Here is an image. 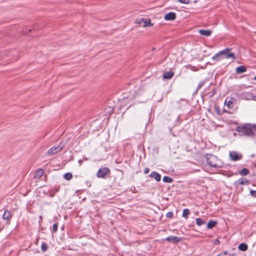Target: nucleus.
Instances as JSON below:
<instances>
[{
    "instance_id": "nucleus-29",
    "label": "nucleus",
    "mask_w": 256,
    "mask_h": 256,
    "mask_svg": "<svg viewBox=\"0 0 256 256\" xmlns=\"http://www.w3.org/2000/svg\"><path fill=\"white\" fill-rule=\"evenodd\" d=\"M58 224L56 223H55L53 224V226H52V232H56L57 230H58Z\"/></svg>"
},
{
    "instance_id": "nucleus-27",
    "label": "nucleus",
    "mask_w": 256,
    "mask_h": 256,
    "mask_svg": "<svg viewBox=\"0 0 256 256\" xmlns=\"http://www.w3.org/2000/svg\"><path fill=\"white\" fill-rule=\"evenodd\" d=\"M32 32V29L30 28H24L23 31L22 33L24 34H28L29 32Z\"/></svg>"
},
{
    "instance_id": "nucleus-3",
    "label": "nucleus",
    "mask_w": 256,
    "mask_h": 256,
    "mask_svg": "<svg viewBox=\"0 0 256 256\" xmlns=\"http://www.w3.org/2000/svg\"><path fill=\"white\" fill-rule=\"evenodd\" d=\"M206 161L210 166L213 168H220L223 166L222 161L213 154H208Z\"/></svg>"
},
{
    "instance_id": "nucleus-34",
    "label": "nucleus",
    "mask_w": 256,
    "mask_h": 256,
    "mask_svg": "<svg viewBox=\"0 0 256 256\" xmlns=\"http://www.w3.org/2000/svg\"><path fill=\"white\" fill-rule=\"evenodd\" d=\"M190 0H179L180 3L187 4L189 2Z\"/></svg>"
},
{
    "instance_id": "nucleus-23",
    "label": "nucleus",
    "mask_w": 256,
    "mask_h": 256,
    "mask_svg": "<svg viewBox=\"0 0 256 256\" xmlns=\"http://www.w3.org/2000/svg\"><path fill=\"white\" fill-rule=\"evenodd\" d=\"M190 214V210L188 208H185L183 210L182 216L187 218V216Z\"/></svg>"
},
{
    "instance_id": "nucleus-18",
    "label": "nucleus",
    "mask_w": 256,
    "mask_h": 256,
    "mask_svg": "<svg viewBox=\"0 0 256 256\" xmlns=\"http://www.w3.org/2000/svg\"><path fill=\"white\" fill-rule=\"evenodd\" d=\"M238 249L241 251H246L248 250V246L244 243H241L238 246Z\"/></svg>"
},
{
    "instance_id": "nucleus-31",
    "label": "nucleus",
    "mask_w": 256,
    "mask_h": 256,
    "mask_svg": "<svg viewBox=\"0 0 256 256\" xmlns=\"http://www.w3.org/2000/svg\"><path fill=\"white\" fill-rule=\"evenodd\" d=\"M204 82H200L197 86V90L200 89L204 86Z\"/></svg>"
},
{
    "instance_id": "nucleus-37",
    "label": "nucleus",
    "mask_w": 256,
    "mask_h": 256,
    "mask_svg": "<svg viewBox=\"0 0 256 256\" xmlns=\"http://www.w3.org/2000/svg\"><path fill=\"white\" fill-rule=\"evenodd\" d=\"M83 162V160H81V159H80L78 160V162L79 164V166H80L82 164V162Z\"/></svg>"
},
{
    "instance_id": "nucleus-5",
    "label": "nucleus",
    "mask_w": 256,
    "mask_h": 256,
    "mask_svg": "<svg viewBox=\"0 0 256 256\" xmlns=\"http://www.w3.org/2000/svg\"><path fill=\"white\" fill-rule=\"evenodd\" d=\"M64 148V146H54L50 148L47 152L48 156H52L57 152H60Z\"/></svg>"
},
{
    "instance_id": "nucleus-2",
    "label": "nucleus",
    "mask_w": 256,
    "mask_h": 256,
    "mask_svg": "<svg viewBox=\"0 0 256 256\" xmlns=\"http://www.w3.org/2000/svg\"><path fill=\"white\" fill-rule=\"evenodd\" d=\"M253 130L256 131V124H246L242 126H238L236 128L237 132L242 135L252 136H254Z\"/></svg>"
},
{
    "instance_id": "nucleus-9",
    "label": "nucleus",
    "mask_w": 256,
    "mask_h": 256,
    "mask_svg": "<svg viewBox=\"0 0 256 256\" xmlns=\"http://www.w3.org/2000/svg\"><path fill=\"white\" fill-rule=\"evenodd\" d=\"M12 212L8 210H6L2 216L4 220H9L12 217Z\"/></svg>"
},
{
    "instance_id": "nucleus-7",
    "label": "nucleus",
    "mask_w": 256,
    "mask_h": 256,
    "mask_svg": "<svg viewBox=\"0 0 256 256\" xmlns=\"http://www.w3.org/2000/svg\"><path fill=\"white\" fill-rule=\"evenodd\" d=\"M236 102V100L234 98H230L228 100L226 98L225 100L224 104H226L228 108L232 109L234 108L233 104Z\"/></svg>"
},
{
    "instance_id": "nucleus-6",
    "label": "nucleus",
    "mask_w": 256,
    "mask_h": 256,
    "mask_svg": "<svg viewBox=\"0 0 256 256\" xmlns=\"http://www.w3.org/2000/svg\"><path fill=\"white\" fill-rule=\"evenodd\" d=\"M230 158L231 160L236 162L241 160L242 155L236 151H232L230 152Z\"/></svg>"
},
{
    "instance_id": "nucleus-10",
    "label": "nucleus",
    "mask_w": 256,
    "mask_h": 256,
    "mask_svg": "<svg viewBox=\"0 0 256 256\" xmlns=\"http://www.w3.org/2000/svg\"><path fill=\"white\" fill-rule=\"evenodd\" d=\"M164 20H172L176 18V14L174 12H170L164 16Z\"/></svg>"
},
{
    "instance_id": "nucleus-1",
    "label": "nucleus",
    "mask_w": 256,
    "mask_h": 256,
    "mask_svg": "<svg viewBox=\"0 0 256 256\" xmlns=\"http://www.w3.org/2000/svg\"><path fill=\"white\" fill-rule=\"evenodd\" d=\"M231 48H226L220 51L212 57V60L214 61H219L224 58L226 59L231 58L232 60H235L236 56L234 52H230Z\"/></svg>"
},
{
    "instance_id": "nucleus-21",
    "label": "nucleus",
    "mask_w": 256,
    "mask_h": 256,
    "mask_svg": "<svg viewBox=\"0 0 256 256\" xmlns=\"http://www.w3.org/2000/svg\"><path fill=\"white\" fill-rule=\"evenodd\" d=\"M43 174V170H38L36 173L34 174V178H40L42 176Z\"/></svg>"
},
{
    "instance_id": "nucleus-12",
    "label": "nucleus",
    "mask_w": 256,
    "mask_h": 256,
    "mask_svg": "<svg viewBox=\"0 0 256 256\" xmlns=\"http://www.w3.org/2000/svg\"><path fill=\"white\" fill-rule=\"evenodd\" d=\"M246 71V68L244 66H240L237 67L236 69V72L237 74H242Z\"/></svg>"
},
{
    "instance_id": "nucleus-14",
    "label": "nucleus",
    "mask_w": 256,
    "mask_h": 256,
    "mask_svg": "<svg viewBox=\"0 0 256 256\" xmlns=\"http://www.w3.org/2000/svg\"><path fill=\"white\" fill-rule=\"evenodd\" d=\"M174 75V73L172 71H169L164 72L163 74V78L166 79V80H169Z\"/></svg>"
},
{
    "instance_id": "nucleus-40",
    "label": "nucleus",
    "mask_w": 256,
    "mask_h": 256,
    "mask_svg": "<svg viewBox=\"0 0 256 256\" xmlns=\"http://www.w3.org/2000/svg\"><path fill=\"white\" fill-rule=\"evenodd\" d=\"M254 154H252L251 155L252 158H254Z\"/></svg>"
},
{
    "instance_id": "nucleus-41",
    "label": "nucleus",
    "mask_w": 256,
    "mask_h": 256,
    "mask_svg": "<svg viewBox=\"0 0 256 256\" xmlns=\"http://www.w3.org/2000/svg\"><path fill=\"white\" fill-rule=\"evenodd\" d=\"M254 80H256V76L254 78Z\"/></svg>"
},
{
    "instance_id": "nucleus-26",
    "label": "nucleus",
    "mask_w": 256,
    "mask_h": 256,
    "mask_svg": "<svg viewBox=\"0 0 256 256\" xmlns=\"http://www.w3.org/2000/svg\"><path fill=\"white\" fill-rule=\"evenodd\" d=\"M217 256H233V254H228L227 252H224L218 254Z\"/></svg>"
},
{
    "instance_id": "nucleus-13",
    "label": "nucleus",
    "mask_w": 256,
    "mask_h": 256,
    "mask_svg": "<svg viewBox=\"0 0 256 256\" xmlns=\"http://www.w3.org/2000/svg\"><path fill=\"white\" fill-rule=\"evenodd\" d=\"M140 20L142 22L144 23V27L152 26H153V24L150 22V20L148 18H142Z\"/></svg>"
},
{
    "instance_id": "nucleus-33",
    "label": "nucleus",
    "mask_w": 256,
    "mask_h": 256,
    "mask_svg": "<svg viewBox=\"0 0 256 256\" xmlns=\"http://www.w3.org/2000/svg\"><path fill=\"white\" fill-rule=\"evenodd\" d=\"M212 242L214 244L218 245V244H220V242L219 241V240L218 239L216 238V239L213 240Z\"/></svg>"
},
{
    "instance_id": "nucleus-39",
    "label": "nucleus",
    "mask_w": 256,
    "mask_h": 256,
    "mask_svg": "<svg viewBox=\"0 0 256 256\" xmlns=\"http://www.w3.org/2000/svg\"><path fill=\"white\" fill-rule=\"evenodd\" d=\"M82 160H83V161H84V160H88V158H86V157H84V158H82Z\"/></svg>"
},
{
    "instance_id": "nucleus-25",
    "label": "nucleus",
    "mask_w": 256,
    "mask_h": 256,
    "mask_svg": "<svg viewBox=\"0 0 256 256\" xmlns=\"http://www.w3.org/2000/svg\"><path fill=\"white\" fill-rule=\"evenodd\" d=\"M41 248L42 252H46L48 249V246L47 244L44 242H42L41 246Z\"/></svg>"
},
{
    "instance_id": "nucleus-35",
    "label": "nucleus",
    "mask_w": 256,
    "mask_h": 256,
    "mask_svg": "<svg viewBox=\"0 0 256 256\" xmlns=\"http://www.w3.org/2000/svg\"><path fill=\"white\" fill-rule=\"evenodd\" d=\"M216 92V90L215 88H214L212 89V90L211 92V96H212Z\"/></svg>"
},
{
    "instance_id": "nucleus-28",
    "label": "nucleus",
    "mask_w": 256,
    "mask_h": 256,
    "mask_svg": "<svg viewBox=\"0 0 256 256\" xmlns=\"http://www.w3.org/2000/svg\"><path fill=\"white\" fill-rule=\"evenodd\" d=\"M252 96L250 93H246V99L247 100H251L252 98Z\"/></svg>"
},
{
    "instance_id": "nucleus-15",
    "label": "nucleus",
    "mask_w": 256,
    "mask_h": 256,
    "mask_svg": "<svg viewBox=\"0 0 256 256\" xmlns=\"http://www.w3.org/2000/svg\"><path fill=\"white\" fill-rule=\"evenodd\" d=\"M199 33L201 35H202V36H210L211 34L212 31L210 30H199Z\"/></svg>"
},
{
    "instance_id": "nucleus-20",
    "label": "nucleus",
    "mask_w": 256,
    "mask_h": 256,
    "mask_svg": "<svg viewBox=\"0 0 256 256\" xmlns=\"http://www.w3.org/2000/svg\"><path fill=\"white\" fill-rule=\"evenodd\" d=\"M196 224L198 226H201L204 224H205L206 222L203 220H202L200 218H196Z\"/></svg>"
},
{
    "instance_id": "nucleus-8",
    "label": "nucleus",
    "mask_w": 256,
    "mask_h": 256,
    "mask_svg": "<svg viewBox=\"0 0 256 256\" xmlns=\"http://www.w3.org/2000/svg\"><path fill=\"white\" fill-rule=\"evenodd\" d=\"M166 240L176 244L180 241L181 238L176 236H169L166 238Z\"/></svg>"
},
{
    "instance_id": "nucleus-4",
    "label": "nucleus",
    "mask_w": 256,
    "mask_h": 256,
    "mask_svg": "<svg viewBox=\"0 0 256 256\" xmlns=\"http://www.w3.org/2000/svg\"><path fill=\"white\" fill-rule=\"evenodd\" d=\"M110 171L107 167H104L100 168L96 174V176L99 178H104L108 174H110Z\"/></svg>"
},
{
    "instance_id": "nucleus-19",
    "label": "nucleus",
    "mask_w": 256,
    "mask_h": 256,
    "mask_svg": "<svg viewBox=\"0 0 256 256\" xmlns=\"http://www.w3.org/2000/svg\"><path fill=\"white\" fill-rule=\"evenodd\" d=\"M162 180L164 182L172 183V182L174 180H173V179L172 178H170V177L168 176H164L163 177Z\"/></svg>"
},
{
    "instance_id": "nucleus-17",
    "label": "nucleus",
    "mask_w": 256,
    "mask_h": 256,
    "mask_svg": "<svg viewBox=\"0 0 256 256\" xmlns=\"http://www.w3.org/2000/svg\"><path fill=\"white\" fill-rule=\"evenodd\" d=\"M217 224V222L215 220H210L207 224V228L208 229L213 228Z\"/></svg>"
},
{
    "instance_id": "nucleus-32",
    "label": "nucleus",
    "mask_w": 256,
    "mask_h": 256,
    "mask_svg": "<svg viewBox=\"0 0 256 256\" xmlns=\"http://www.w3.org/2000/svg\"><path fill=\"white\" fill-rule=\"evenodd\" d=\"M173 213L172 212H169L166 214V216L168 218H170L172 216Z\"/></svg>"
},
{
    "instance_id": "nucleus-22",
    "label": "nucleus",
    "mask_w": 256,
    "mask_h": 256,
    "mask_svg": "<svg viewBox=\"0 0 256 256\" xmlns=\"http://www.w3.org/2000/svg\"><path fill=\"white\" fill-rule=\"evenodd\" d=\"M248 172L249 170L248 169L244 168L240 171L239 173L242 176H246L248 173Z\"/></svg>"
},
{
    "instance_id": "nucleus-38",
    "label": "nucleus",
    "mask_w": 256,
    "mask_h": 256,
    "mask_svg": "<svg viewBox=\"0 0 256 256\" xmlns=\"http://www.w3.org/2000/svg\"><path fill=\"white\" fill-rule=\"evenodd\" d=\"M252 100H254L256 101V96H252Z\"/></svg>"
},
{
    "instance_id": "nucleus-36",
    "label": "nucleus",
    "mask_w": 256,
    "mask_h": 256,
    "mask_svg": "<svg viewBox=\"0 0 256 256\" xmlns=\"http://www.w3.org/2000/svg\"><path fill=\"white\" fill-rule=\"evenodd\" d=\"M150 172V169L148 168H146L144 170V173L147 174Z\"/></svg>"
},
{
    "instance_id": "nucleus-16",
    "label": "nucleus",
    "mask_w": 256,
    "mask_h": 256,
    "mask_svg": "<svg viewBox=\"0 0 256 256\" xmlns=\"http://www.w3.org/2000/svg\"><path fill=\"white\" fill-rule=\"evenodd\" d=\"M248 182L246 178H240L236 182H234L235 184H240L241 185L245 184H248Z\"/></svg>"
},
{
    "instance_id": "nucleus-24",
    "label": "nucleus",
    "mask_w": 256,
    "mask_h": 256,
    "mask_svg": "<svg viewBox=\"0 0 256 256\" xmlns=\"http://www.w3.org/2000/svg\"><path fill=\"white\" fill-rule=\"evenodd\" d=\"M64 178L66 180H70L72 178V174L70 172H67L64 174Z\"/></svg>"
},
{
    "instance_id": "nucleus-30",
    "label": "nucleus",
    "mask_w": 256,
    "mask_h": 256,
    "mask_svg": "<svg viewBox=\"0 0 256 256\" xmlns=\"http://www.w3.org/2000/svg\"><path fill=\"white\" fill-rule=\"evenodd\" d=\"M250 194L252 196L256 198V190H250Z\"/></svg>"
},
{
    "instance_id": "nucleus-11",
    "label": "nucleus",
    "mask_w": 256,
    "mask_h": 256,
    "mask_svg": "<svg viewBox=\"0 0 256 256\" xmlns=\"http://www.w3.org/2000/svg\"><path fill=\"white\" fill-rule=\"evenodd\" d=\"M150 176L154 178L155 179V180L156 181V182H159L160 181V179H161V176L160 174H158L157 172H152Z\"/></svg>"
}]
</instances>
